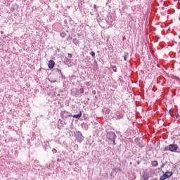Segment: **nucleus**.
I'll use <instances>...</instances> for the list:
<instances>
[{"mask_svg":"<svg viewBox=\"0 0 180 180\" xmlns=\"http://www.w3.org/2000/svg\"><path fill=\"white\" fill-rule=\"evenodd\" d=\"M72 116L74 117V119H81V116H82V112L80 111L79 114L73 115Z\"/></svg>","mask_w":180,"mask_h":180,"instance_id":"nucleus-10","label":"nucleus"},{"mask_svg":"<svg viewBox=\"0 0 180 180\" xmlns=\"http://www.w3.org/2000/svg\"><path fill=\"white\" fill-rule=\"evenodd\" d=\"M153 167H157L158 165V161L154 160L152 162Z\"/></svg>","mask_w":180,"mask_h":180,"instance_id":"nucleus-15","label":"nucleus"},{"mask_svg":"<svg viewBox=\"0 0 180 180\" xmlns=\"http://www.w3.org/2000/svg\"><path fill=\"white\" fill-rule=\"evenodd\" d=\"M94 63H96V60H95Z\"/></svg>","mask_w":180,"mask_h":180,"instance_id":"nucleus-31","label":"nucleus"},{"mask_svg":"<svg viewBox=\"0 0 180 180\" xmlns=\"http://www.w3.org/2000/svg\"><path fill=\"white\" fill-rule=\"evenodd\" d=\"M54 65H56V62H54V60H51L49 61L48 67L50 70H53V68H54Z\"/></svg>","mask_w":180,"mask_h":180,"instance_id":"nucleus-8","label":"nucleus"},{"mask_svg":"<svg viewBox=\"0 0 180 180\" xmlns=\"http://www.w3.org/2000/svg\"><path fill=\"white\" fill-rule=\"evenodd\" d=\"M103 112L106 114V115H109V113H110V109L108 108H103Z\"/></svg>","mask_w":180,"mask_h":180,"instance_id":"nucleus-13","label":"nucleus"},{"mask_svg":"<svg viewBox=\"0 0 180 180\" xmlns=\"http://www.w3.org/2000/svg\"><path fill=\"white\" fill-rule=\"evenodd\" d=\"M169 150L172 153H174V152L176 151V150H178V145H176V144H170L169 146Z\"/></svg>","mask_w":180,"mask_h":180,"instance_id":"nucleus-5","label":"nucleus"},{"mask_svg":"<svg viewBox=\"0 0 180 180\" xmlns=\"http://www.w3.org/2000/svg\"><path fill=\"white\" fill-rule=\"evenodd\" d=\"M169 176H172V172H166L165 174L160 177L159 180H165L169 178Z\"/></svg>","mask_w":180,"mask_h":180,"instance_id":"nucleus-3","label":"nucleus"},{"mask_svg":"<svg viewBox=\"0 0 180 180\" xmlns=\"http://www.w3.org/2000/svg\"><path fill=\"white\" fill-rule=\"evenodd\" d=\"M164 165H165L162 164L161 166V168H164Z\"/></svg>","mask_w":180,"mask_h":180,"instance_id":"nucleus-29","label":"nucleus"},{"mask_svg":"<svg viewBox=\"0 0 180 180\" xmlns=\"http://www.w3.org/2000/svg\"><path fill=\"white\" fill-rule=\"evenodd\" d=\"M94 9H96V5L94 6Z\"/></svg>","mask_w":180,"mask_h":180,"instance_id":"nucleus-30","label":"nucleus"},{"mask_svg":"<svg viewBox=\"0 0 180 180\" xmlns=\"http://www.w3.org/2000/svg\"><path fill=\"white\" fill-rule=\"evenodd\" d=\"M82 128L84 130H88V129L89 128V127L88 126V124H86V123H83V124H82Z\"/></svg>","mask_w":180,"mask_h":180,"instance_id":"nucleus-11","label":"nucleus"},{"mask_svg":"<svg viewBox=\"0 0 180 180\" xmlns=\"http://www.w3.org/2000/svg\"><path fill=\"white\" fill-rule=\"evenodd\" d=\"M169 113H172V110H169Z\"/></svg>","mask_w":180,"mask_h":180,"instance_id":"nucleus-28","label":"nucleus"},{"mask_svg":"<svg viewBox=\"0 0 180 180\" xmlns=\"http://www.w3.org/2000/svg\"><path fill=\"white\" fill-rule=\"evenodd\" d=\"M68 57H70V58H72V54L68 53Z\"/></svg>","mask_w":180,"mask_h":180,"instance_id":"nucleus-25","label":"nucleus"},{"mask_svg":"<svg viewBox=\"0 0 180 180\" xmlns=\"http://www.w3.org/2000/svg\"><path fill=\"white\" fill-rule=\"evenodd\" d=\"M114 171H118L119 172H122V169L120 167L113 169Z\"/></svg>","mask_w":180,"mask_h":180,"instance_id":"nucleus-21","label":"nucleus"},{"mask_svg":"<svg viewBox=\"0 0 180 180\" xmlns=\"http://www.w3.org/2000/svg\"><path fill=\"white\" fill-rule=\"evenodd\" d=\"M176 119H178V117H179V114H176Z\"/></svg>","mask_w":180,"mask_h":180,"instance_id":"nucleus-27","label":"nucleus"},{"mask_svg":"<svg viewBox=\"0 0 180 180\" xmlns=\"http://www.w3.org/2000/svg\"><path fill=\"white\" fill-rule=\"evenodd\" d=\"M110 68H112V71H114V72H117V68L115 65H111Z\"/></svg>","mask_w":180,"mask_h":180,"instance_id":"nucleus-14","label":"nucleus"},{"mask_svg":"<svg viewBox=\"0 0 180 180\" xmlns=\"http://www.w3.org/2000/svg\"><path fill=\"white\" fill-rule=\"evenodd\" d=\"M52 153H53V154H56V153H57V149H53V150H52Z\"/></svg>","mask_w":180,"mask_h":180,"instance_id":"nucleus-23","label":"nucleus"},{"mask_svg":"<svg viewBox=\"0 0 180 180\" xmlns=\"http://www.w3.org/2000/svg\"><path fill=\"white\" fill-rule=\"evenodd\" d=\"M111 141H112L113 146H116V142L115 141V140H111Z\"/></svg>","mask_w":180,"mask_h":180,"instance_id":"nucleus-24","label":"nucleus"},{"mask_svg":"<svg viewBox=\"0 0 180 180\" xmlns=\"http://www.w3.org/2000/svg\"><path fill=\"white\" fill-rule=\"evenodd\" d=\"M90 56H91V57H93L94 58H95V52H94V51H91V52H90Z\"/></svg>","mask_w":180,"mask_h":180,"instance_id":"nucleus-19","label":"nucleus"},{"mask_svg":"<svg viewBox=\"0 0 180 180\" xmlns=\"http://www.w3.org/2000/svg\"><path fill=\"white\" fill-rule=\"evenodd\" d=\"M115 113H116V116H117V120L123 119V115H122V113H120V112L117 111Z\"/></svg>","mask_w":180,"mask_h":180,"instance_id":"nucleus-9","label":"nucleus"},{"mask_svg":"<svg viewBox=\"0 0 180 180\" xmlns=\"http://www.w3.org/2000/svg\"><path fill=\"white\" fill-rule=\"evenodd\" d=\"M79 94H84L85 92V90L84 89V88H81L79 90Z\"/></svg>","mask_w":180,"mask_h":180,"instance_id":"nucleus-18","label":"nucleus"},{"mask_svg":"<svg viewBox=\"0 0 180 180\" xmlns=\"http://www.w3.org/2000/svg\"><path fill=\"white\" fill-rule=\"evenodd\" d=\"M127 56H129V53L124 52V60L127 61Z\"/></svg>","mask_w":180,"mask_h":180,"instance_id":"nucleus-16","label":"nucleus"},{"mask_svg":"<svg viewBox=\"0 0 180 180\" xmlns=\"http://www.w3.org/2000/svg\"><path fill=\"white\" fill-rule=\"evenodd\" d=\"M65 36H67V34L65 33V32H63L60 33V37H65Z\"/></svg>","mask_w":180,"mask_h":180,"instance_id":"nucleus-17","label":"nucleus"},{"mask_svg":"<svg viewBox=\"0 0 180 180\" xmlns=\"http://www.w3.org/2000/svg\"><path fill=\"white\" fill-rule=\"evenodd\" d=\"M57 71H58V74H60V75H61V77H63V72H61V70L58 69Z\"/></svg>","mask_w":180,"mask_h":180,"instance_id":"nucleus-22","label":"nucleus"},{"mask_svg":"<svg viewBox=\"0 0 180 180\" xmlns=\"http://www.w3.org/2000/svg\"><path fill=\"white\" fill-rule=\"evenodd\" d=\"M143 180H148L150 178V175L148 174V173H144L142 176Z\"/></svg>","mask_w":180,"mask_h":180,"instance_id":"nucleus-12","label":"nucleus"},{"mask_svg":"<svg viewBox=\"0 0 180 180\" xmlns=\"http://www.w3.org/2000/svg\"><path fill=\"white\" fill-rule=\"evenodd\" d=\"M71 116H72L71 112L67 110H63L60 112V117H62V119H68V117H71Z\"/></svg>","mask_w":180,"mask_h":180,"instance_id":"nucleus-1","label":"nucleus"},{"mask_svg":"<svg viewBox=\"0 0 180 180\" xmlns=\"http://www.w3.org/2000/svg\"><path fill=\"white\" fill-rule=\"evenodd\" d=\"M71 94L75 96V98H77V96H79V90L77 89H72L71 90Z\"/></svg>","mask_w":180,"mask_h":180,"instance_id":"nucleus-6","label":"nucleus"},{"mask_svg":"<svg viewBox=\"0 0 180 180\" xmlns=\"http://www.w3.org/2000/svg\"><path fill=\"white\" fill-rule=\"evenodd\" d=\"M174 78L176 81H179V78H178L177 77H174Z\"/></svg>","mask_w":180,"mask_h":180,"instance_id":"nucleus-26","label":"nucleus"},{"mask_svg":"<svg viewBox=\"0 0 180 180\" xmlns=\"http://www.w3.org/2000/svg\"><path fill=\"white\" fill-rule=\"evenodd\" d=\"M64 124H65V122L63 121L62 120H59L58 124V129H59V130H61V129L64 127Z\"/></svg>","mask_w":180,"mask_h":180,"instance_id":"nucleus-7","label":"nucleus"},{"mask_svg":"<svg viewBox=\"0 0 180 180\" xmlns=\"http://www.w3.org/2000/svg\"><path fill=\"white\" fill-rule=\"evenodd\" d=\"M75 134L79 143H82V141H84V136H82V133H81V131H77Z\"/></svg>","mask_w":180,"mask_h":180,"instance_id":"nucleus-2","label":"nucleus"},{"mask_svg":"<svg viewBox=\"0 0 180 180\" xmlns=\"http://www.w3.org/2000/svg\"><path fill=\"white\" fill-rule=\"evenodd\" d=\"M66 40L68 41H70V40H72V37H71V36H68L67 38H66Z\"/></svg>","mask_w":180,"mask_h":180,"instance_id":"nucleus-20","label":"nucleus"},{"mask_svg":"<svg viewBox=\"0 0 180 180\" xmlns=\"http://www.w3.org/2000/svg\"><path fill=\"white\" fill-rule=\"evenodd\" d=\"M107 139L110 141L116 140V134L112 131L107 133Z\"/></svg>","mask_w":180,"mask_h":180,"instance_id":"nucleus-4","label":"nucleus"}]
</instances>
